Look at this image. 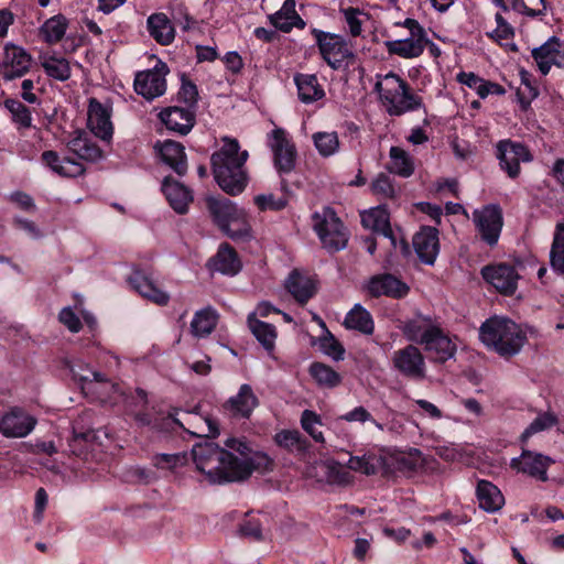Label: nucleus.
<instances>
[{"instance_id": "c9c22d12", "label": "nucleus", "mask_w": 564, "mask_h": 564, "mask_svg": "<svg viewBox=\"0 0 564 564\" xmlns=\"http://www.w3.org/2000/svg\"><path fill=\"white\" fill-rule=\"evenodd\" d=\"M426 41L422 39L408 37L386 42L390 55H398L402 58H414L423 54Z\"/></svg>"}, {"instance_id": "8fccbe9b", "label": "nucleus", "mask_w": 564, "mask_h": 564, "mask_svg": "<svg viewBox=\"0 0 564 564\" xmlns=\"http://www.w3.org/2000/svg\"><path fill=\"white\" fill-rule=\"evenodd\" d=\"M313 142L317 152L323 158L334 155L339 149V139L337 132H315Z\"/></svg>"}, {"instance_id": "2eb2a0df", "label": "nucleus", "mask_w": 564, "mask_h": 564, "mask_svg": "<svg viewBox=\"0 0 564 564\" xmlns=\"http://www.w3.org/2000/svg\"><path fill=\"white\" fill-rule=\"evenodd\" d=\"M497 158L499 165L510 178H517L520 174V162L532 160L528 148L519 142L501 140L497 144Z\"/></svg>"}, {"instance_id": "69168bd1", "label": "nucleus", "mask_w": 564, "mask_h": 564, "mask_svg": "<svg viewBox=\"0 0 564 564\" xmlns=\"http://www.w3.org/2000/svg\"><path fill=\"white\" fill-rule=\"evenodd\" d=\"M339 419L349 423L357 422L365 424L369 422V420H372V414L365 406L359 405L343 414Z\"/></svg>"}, {"instance_id": "ea45409f", "label": "nucleus", "mask_w": 564, "mask_h": 564, "mask_svg": "<svg viewBox=\"0 0 564 564\" xmlns=\"http://www.w3.org/2000/svg\"><path fill=\"white\" fill-rule=\"evenodd\" d=\"M217 318L218 315L212 307L196 312L191 323L192 334L196 337L209 335L217 325Z\"/></svg>"}, {"instance_id": "ddd939ff", "label": "nucleus", "mask_w": 564, "mask_h": 564, "mask_svg": "<svg viewBox=\"0 0 564 564\" xmlns=\"http://www.w3.org/2000/svg\"><path fill=\"white\" fill-rule=\"evenodd\" d=\"M269 145L273 152L274 167L279 174H289L295 167L296 149L282 128H275L270 133Z\"/></svg>"}, {"instance_id": "423d86ee", "label": "nucleus", "mask_w": 564, "mask_h": 564, "mask_svg": "<svg viewBox=\"0 0 564 564\" xmlns=\"http://www.w3.org/2000/svg\"><path fill=\"white\" fill-rule=\"evenodd\" d=\"M313 229L323 247L330 253L346 248L348 232L334 208L326 206L312 215Z\"/></svg>"}, {"instance_id": "052dcab7", "label": "nucleus", "mask_w": 564, "mask_h": 564, "mask_svg": "<svg viewBox=\"0 0 564 564\" xmlns=\"http://www.w3.org/2000/svg\"><path fill=\"white\" fill-rule=\"evenodd\" d=\"M495 20L497 29L488 34V36L495 41L510 40L514 37V29L507 22V20L500 14L496 13Z\"/></svg>"}, {"instance_id": "dca6fc26", "label": "nucleus", "mask_w": 564, "mask_h": 564, "mask_svg": "<svg viewBox=\"0 0 564 564\" xmlns=\"http://www.w3.org/2000/svg\"><path fill=\"white\" fill-rule=\"evenodd\" d=\"M31 62V55L23 47L13 43H7L0 57L3 78L9 82L23 77L29 73Z\"/></svg>"}, {"instance_id": "bb28decb", "label": "nucleus", "mask_w": 564, "mask_h": 564, "mask_svg": "<svg viewBox=\"0 0 564 564\" xmlns=\"http://www.w3.org/2000/svg\"><path fill=\"white\" fill-rule=\"evenodd\" d=\"M162 192L170 206L180 215L188 212V205L193 202L192 191L172 176L164 177Z\"/></svg>"}, {"instance_id": "bf43d9fd", "label": "nucleus", "mask_w": 564, "mask_h": 564, "mask_svg": "<svg viewBox=\"0 0 564 564\" xmlns=\"http://www.w3.org/2000/svg\"><path fill=\"white\" fill-rule=\"evenodd\" d=\"M186 462V455L183 453L175 454H158L153 457L154 466L158 468H175Z\"/></svg>"}, {"instance_id": "9b49d317", "label": "nucleus", "mask_w": 564, "mask_h": 564, "mask_svg": "<svg viewBox=\"0 0 564 564\" xmlns=\"http://www.w3.org/2000/svg\"><path fill=\"white\" fill-rule=\"evenodd\" d=\"M67 366L75 377L82 381H94L95 387L93 388L96 393L99 394V399L102 403L118 404L123 402L127 406L134 400V395H129L124 387L119 382L109 381L101 372L88 370L86 373H82L75 370L73 366L67 361Z\"/></svg>"}, {"instance_id": "5fc2aeb1", "label": "nucleus", "mask_w": 564, "mask_h": 564, "mask_svg": "<svg viewBox=\"0 0 564 564\" xmlns=\"http://www.w3.org/2000/svg\"><path fill=\"white\" fill-rule=\"evenodd\" d=\"M322 425L321 416L312 410H304L301 415L302 429L316 442L324 444L325 438L317 426Z\"/></svg>"}, {"instance_id": "4c0bfd02", "label": "nucleus", "mask_w": 564, "mask_h": 564, "mask_svg": "<svg viewBox=\"0 0 564 564\" xmlns=\"http://www.w3.org/2000/svg\"><path fill=\"white\" fill-rule=\"evenodd\" d=\"M67 147L79 159L85 161L95 162L104 155L102 150L98 144L87 138L83 132H79L77 137L73 138L68 142Z\"/></svg>"}, {"instance_id": "864d4df0", "label": "nucleus", "mask_w": 564, "mask_h": 564, "mask_svg": "<svg viewBox=\"0 0 564 564\" xmlns=\"http://www.w3.org/2000/svg\"><path fill=\"white\" fill-rule=\"evenodd\" d=\"M456 82L467 86L468 88L476 91L479 98L485 99L489 96V91L487 89L488 80L480 77L474 72H459L456 75Z\"/></svg>"}, {"instance_id": "338daca9", "label": "nucleus", "mask_w": 564, "mask_h": 564, "mask_svg": "<svg viewBox=\"0 0 564 564\" xmlns=\"http://www.w3.org/2000/svg\"><path fill=\"white\" fill-rule=\"evenodd\" d=\"M221 61L224 62L226 69L234 75L240 74L245 66L242 57L236 51L227 52Z\"/></svg>"}, {"instance_id": "680f3d73", "label": "nucleus", "mask_w": 564, "mask_h": 564, "mask_svg": "<svg viewBox=\"0 0 564 564\" xmlns=\"http://www.w3.org/2000/svg\"><path fill=\"white\" fill-rule=\"evenodd\" d=\"M345 21L349 26V32L354 37H357L361 34L362 31V22L358 19V15L361 11L358 8L348 7L343 9Z\"/></svg>"}, {"instance_id": "7c9ffc66", "label": "nucleus", "mask_w": 564, "mask_h": 564, "mask_svg": "<svg viewBox=\"0 0 564 564\" xmlns=\"http://www.w3.org/2000/svg\"><path fill=\"white\" fill-rule=\"evenodd\" d=\"M560 48H562V41L560 37L553 35L542 45L531 51V56L543 76L550 73L553 66L554 55H558Z\"/></svg>"}, {"instance_id": "37998d69", "label": "nucleus", "mask_w": 564, "mask_h": 564, "mask_svg": "<svg viewBox=\"0 0 564 564\" xmlns=\"http://www.w3.org/2000/svg\"><path fill=\"white\" fill-rule=\"evenodd\" d=\"M390 165L389 171L401 177H410L414 172V163L410 155L399 147H391L390 149Z\"/></svg>"}, {"instance_id": "72a5a7b5", "label": "nucleus", "mask_w": 564, "mask_h": 564, "mask_svg": "<svg viewBox=\"0 0 564 564\" xmlns=\"http://www.w3.org/2000/svg\"><path fill=\"white\" fill-rule=\"evenodd\" d=\"M150 35L161 45H169L174 41L175 30L164 13H154L148 19Z\"/></svg>"}, {"instance_id": "f03ea898", "label": "nucleus", "mask_w": 564, "mask_h": 564, "mask_svg": "<svg viewBox=\"0 0 564 564\" xmlns=\"http://www.w3.org/2000/svg\"><path fill=\"white\" fill-rule=\"evenodd\" d=\"M223 147L210 156L214 178L218 186L228 195L236 196L248 185L246 162L247 150L241 151L237 139L224 138Z\"/></svg>"}, {"instance_id": "603ef678", "label": "nucleus", "mask_w": 564, "mask_h": 564, "mask_svg": "<svg viewBox=\"0 0 564 564\" xmlns=\"http://www.w3.org/2000/svg\"><path fill=\"white\" fill-rule=\"evenodd\" d=\"M381 458L369 454L362 456H350L347 467L355 471H360L366 475H375L380 466Z\"/></svg>"}, {"instance_id": "49530a36", "label": "nucleus", "mask_w": 564, "mask_h": 564, "mask_svg": "<svg viewBox=\"0 0 564 564\" xmlns=\"http://www.w3.org/2000/svg\"><path fill=\"white\" fill-rule=\"evenodd\" d=\"M6 109L12 116V122L18 126V130H24L32 127L31 110L20 100L14 98H7L3 101Z\"/></svg>"}, {"instance_id": "b1692460", "label": "nucleus", "mask_w": 564, "mask_h": 564, "mask_svg": "<svg viewBox=\"0 0 564 564\" xmlns=\"http://www.w3.org/2000/svg\"><path fill=\"white\" fill-rule=\"evenodd\" d=\"M259 405V400L250 384H241L236 395L230 397L223 405L234 419H249Z\"/></svg>"}, {"instance_id": "412c9836", "label": "nucleus", "mask_w": 564, "mask_h": 564, "mask_svg": "<svg viewBox=\"0 0 564 564\" xmlns=\"http://www.w3.org/2000/svg\"><path fill=\"white\" fill-rule=\"evenodd\" d=\"M554 460L540 453L524 449L520 457L511 459V467L519 473L527 474L538 480L546 481L547 468Z\"/></svg>"}, {"instance_id": "58836bf2", "label": "nucleus", "mask_w": 564, "mask_h": 564, "mask_svg": "<svg viewBox=\"0 0 564 564\" xmlns=\"http://www.w3.org/2000/svg\"><path fill=\"white\" fill-rule=\"evenodd\" d=\"M41 66L48 77L59 82H66L72 76V69L68 61L54 54L43 56Z\"/></svg>"}, {"instance_id": "6e6552de", "label": "nucleus", "mask_w": 564, "mask_h": 564, "mask_svg": "<svg viewBox=\"0 0 564 564\" xmlns=\"http://www.w3.org/2000/svg\"><path fill=\"white\" fill-rule=\"evenodd\" d=\"M311 34L315 39L321 57L332 69H340L347 59L355 57L344 36L316 28H312Z\"/></svg>"}, {"instance_id": "393cba45", "label": "nucleus", "mask_w": 564, "mask_h": 564, "mask_svg": "<svg viewBox=\"0 0 564 564\" xmlns=\"http://www.w3.org/2000/svg\"><path fill=\"white\" fill-rule=\"evenodd\" d=\"M154 150L161 161L169 165L177 175L183 176L187 171L185 148L174 140L156 141Z\"/></svg>"}, {"instance_id": "e433bc0d", "label": "nucleus", "mask_w": 564, "mask_h": 564, "mask_svg": "<svg viewBox=\"0 0 564 564\" xmlns=\"http://www.w3.org/2000/svg\"><path fill=\"white\" fill-rule=\"evenodd\" d=\"M344 326L348 329L358 330L365 335L373 333L375 323L371 314L361 305L355 306L346 314Z\"/></svg>"}, {"instance_id": "4be33fe9", "label": "nucleus", "mask_w": 564, "mask_h": 564, "mask_svg": "<svg viewBox=\"0 0 564 564\" xmlns=\"http://www.w3.org/2000/svg\"><path fill=\"white\" fill-rule=\"evenodd\" d=\"M37 421L21 408H12L0 419V432L7 437H25Z\"/></svg>"}, {"instance_id": "13d9d810", "label": "nucleus", "mask_w": 564, "mask_h": 564, "mask_svg": "<svg viewBox=\"0 0 564 564\" xmlns=\"http://www.w3.org/2000/svg\"><path fill=\"white\" fill-rule=\"evenodd\" d=\"M295 0H285L275 13L269 15L270 23L276 29L278 24H283L284 21H290L296 13Z\"/></svg>"}, {"instance_id": "aec40b11", "label": "nucleus", "mask_w": 564, "mask_h": 564, "mask_svg": "<svg viewBox=\"0 0 564 564\" xmlns=\"http://www.w3.org/2000/svg\"><path fill=\"white\" fill-rule=\"evenodd\" d=\"M158 118L167 130L180 135H187L196 124L195 110L180 106L161 109Z\"/></svg>"}, {"instance_id": "774afa93", "label": "nucleus", "mask_w": 564, "mask_h": 564, "mask_svg": "<svg viewBox=\"0 0 564 564\" xmlns=\"http://www.w3.org/2000/svg\"><path fill=\"white\" fill-rule=\"evenodd\" d=\"M240 533L243 536L250 538L256 541L262 540L261 524L256 519L246 520L239 528Z\"/></svg>"}, {"instance_id": "473e14b6", "label": "nucleus", "mask_w": 564, "mask_h": 564, "mask_svg": "<svg viewBox=\"0 0 564 564\" xmlns=\"http://www.w3.org/2000/svg\"><path fill=\"white\" fill-rule=\"evenodd\" d=\"M294 84L297 88L299 99L303 104H312L325 97V91L319 85L315 74L297 73L294 75Z\"/></svg>"}, {"instance_id": "a878e982", "label": "nucleus", "mask_w": 564, "mask_h": 564, "mask_svg": "<svg viewBox=\"0 0 564 564\" xmlns=\"http://www.w3.org/2000/svg\"><path fill=\"white\" fill-rule=\"evenodd\" d=\"M361 225L372 230L376 234H380L386 238H389L391 245L397 248L398 240L392 230L390 223V212L387 205H379L377 207L370 208L367 212L361 213Z\"/></svg>"}, {"instance_id": "f257e3e1", "label": "nucleus", "mask_w": 564, "mask_h": 564, "mask_svg": "<svg viewBox=\"0 0 564 564\" xmlns=\"http://www.w3.org/2000/svg\"><path fill=\"white\" fill-rule=\"evenodd\" d=\"M197 470L210 484H226L247 479L253 471L272 470L273 460L263 452L253 451L246 438L229 437L225 448L206 441L192 449Z\"/></svg>"}, {"instance_id": "c756f323", "label": "nucleus", "mask_w": 564, "mask_h": 564, "mask_svg": "<svg viewBox=\"0 0 564 564\" xmlns=\"http://www.w3.org/2000/svg\"><path fill=\"white\" fill-rule=\"evenodd\" d=\"M42 162L48 166L53 172L64 177H76L85 172L83 164L75 160L65 156L59 158L58 153L53 150H46L41 154Z\"/></svg>"}, {"instance_id": "2f4dec72", "label": "nucleus", "mask_w": 564, "mask_h": 564, "mask_svg": "<svg viewBox=\"0 0 564 564\" xmlns=\"http://www.w3.org/2000/svg\"><path fill=\"white\" fill-rule=\"evenodd\" d=\"M479 507L489 513L499 511L505 505V497L500 489L488 480H479L476 487Z\"/></svg>"}, {"instance_id": "9d476101", "label": "nucleus", "mask_w": 564, "mask_h": 564, "mask_svg": "<svg viewBox=\"0 0 564 564\" xmlns=\"http://www.w3.org/2000/svg\"><path fill=\"white\" fill-rule=\"evenodd\" d=\"M473 223L480 239L489 247H495L503 228V213L498 204H487L473 212Z\"/></svg>"}, {"instance_id": "1a4fd4ad", "label": "nucleus", "mask_w": 564, "mask_h": 564, "mask_svg": "<svg viewBox=\"0 0 564 564\" xmlns=\"http://www.w3.org/2000/svg\"><path fill=\"white\" fill-rule=\"evenodd\" d=\"M404 332L411 340L425 345L429 351L456 352L457 348L455 343H453L449 336L438 326L410 321L405 324Z\"/></svg>"}, {"instance_id": "7ed1b4c3", "label": "nucleus", "mask_w": 564, "mask_h": 564, "mask_svg": "<svg viewBox=\"0 0 564 564\" xmlns=\"http://www.w3.org/2000/svg\"><path fill=\"white\" fill-rule=\"evenodd\" d=\"M375 91L379 94L380 101L391 117H400L419 109H423L427 113L423 98L415 94L410 84L394 72L386 74L382 82L378 80Z\"/></svg>"}, {"instance_id": "f3484780", "label": "nucleus", "mask_w": 564, "mask_h": 564, "mask_svg": "<svg viewBox=\"0 0 564 564\" xmlns=\"http://www.w3.org/2000/svg\"><path fill=\"white\" fill-rule=\"evenodd\" d=\"M366 290L373 299L388 296L401 300L410 292L409 285L391 273H381L371 276L366 285Z\"/></svg>"}, {"instance_id": "0e129e2a", "label": "nucleus", "mask_w": 564, "mask_h": 564, "mask_svg": "<svg viewBox=\"0 0 564 564\" xmlns=\"http://www.w3.org/2000/svg\"><path fill=\"white\" fill-rule=\"evenodd\" d=\"M58 319L73 333H77L82 328V322L79 317L70 307H64L59 312Z\"/></svg>"}, {"instance_id": "6e6d98bb", "label": "nucleus", "mask_w": 564, "mask_h": 564, "mask_svg": "<svg viewBox=\"0 0 564 564\" xmlns=\"http://www.w3.org/2000/svg\"><path fill=\"white\" fill-rule=\"evenodd\" d=\"M557 423V417L553 413L544 412L539 414L521 435L523 442L533 434L551 429Z\"/></svg>"}, {"instance_id": "de8ad7c7", "label": "nucleus", "mask_w": 564, "mask_h": 564, "mask_svg": "<svg viewBox=\"0 0 564 564\" xmlns=\"http://www.w3.org/2000/svg\"><path fill=\"white\" fill-rule=\"evenodd\" d=\"M198 98L197 85L185 73H182L181 87L177 91V101L184 104L186 106L185 108L194 109L196 112Z\"/></svg>"}, {"instance_id": "c03bdc74", "label": "nucleus", "mask_w": 564, "mask_h": 564, "mask_svg": "<svg viewBox=\"0 0 564 564\" xmlns=\"http://www.w3.org/2000/svg\"><path fill=\"white\" fill-rule=\"evenodd\" d=\"M275 443L291 452L305 453L308 441L297 430H283L275 434Z\"/></svg>"}, {"instance_id": "c85d7f7f", "label": "nucleus", "mask_w": 564, "mask_h": 564, "mask_svg": "<svg viewBox=\"0 0 564 564\" xmlns=\"http://www.w3.org/2000/svg\"><path fill=\"white\" fill-rule=\"evenodd\" d=\"M285 289L301 305L306 304L316 293L313 280L303 275L297 269L292 270L289 274Z\"/></svg>"}, {"instance_id": "a19ab883", "label": "nucleus", "mask_w": 564, "mask_h": 564, "mask_svg": "<svg viewBox=\"0 0 564 564\" xmlns=\"http://www.w3.org/2000/svg\"><path fill=\"white\" fill-rule=\"evenodd\" d=\"M248 325L251 333L265 350L270 351L274 348L276 330L272 324L259 321L250 315L248 317Z\"/></svg>"}, {"instance_id": "3c124183", "label": "nucleus", "mask_w": 564, "mask_h": 564, "mask_svg": "<svg viewBox=\"0 0 564 564\" xmlns=\"http://www.w3.org/2000/svg\"><path fill=\"white\" fill-rule=\"evenodd\" d=\"M521 84L528 89V96L521 93V88L517 89L516 96L522 111H528L531 107V102L538 98L539 88L532 82V75L522 68L519 72Z\"/></svg>"}, {"instance_id": "e2e57ef3", "label": "nucleus", "mask_w": 564, "mask_h": 564, "mask_svg": "<svg viewBox=\"0 0 564 564\" xmlns=\"http://www.w3.org/2000/svg\"><path fill=\"white\" fill-rule=\"evenodd\" d=\"M371 189L377 195L383 197H392L394 195V187L391 178L386 173H380L371 184Z\"/></svg>"}, {"instance_id": "79ce46f5", "label": "nucleus", "mask_w": 564, "mask_h": 564, "mask_svg": "<svg viewBox=\"0 0 564 564\" xmlns=\"http://www.w3.org/2000/svg\"><path fill=\"white\" fill-rule=\"evenodd\" d=\"M68 21L63 14L54 15L47 19L40 31L47 44L58 43L65 35Z\"/></svg>"}, {"instance_id": "09e8293b", "label": "nucleus", "mask_w": 564, "mask_h": 564, "mask_svg": "<svg viewBox=\"0 0 564 564\" xmlns=\"http://www.w3.org/2000/svg\"><path fill=\"white\" fill-rule=\"evenodd\" d=\"M310 373L319 386L326 388H335L341 381L340 376L333 368L322 362L312 364Z\"/></svg>"}, {"instance_id": "a18cd8bd", "label": "nucleus", "mask_w": 564, "mask_h": 564, "mask_svg": "<svg viewBox=\"0 0 564 564\" xmlns=\"http://www.w3.org/2000/svg\"><path fill=\"white\" fill-rule=\"evenodd\" d=\"M550 264L553 271L564 275V224H557L550 250Z\"/></svg>"}, {"instance_id": "39448f33", "label": "nucleus", "mask_w": 564, "mask_h": 564, "mask_svg": "<svg viewBox=\"0 0 564 564\" xmlns=\"http://www.w3.org/2000/svg\"><path fill=\"white\" fill-rule=\"evenodd\" d=\"M479 338L496 352H519L527 341V334L513 321L492 316L481 324Z\"/></svg>"}, {"instance_id": "f8f14e48", "label": "nucleus", "mask_w": 564, "mask_h": 564, "mask_svg": "<svg viewBox=\"0 0 564 564\" xmlns=\"http://www.w3.org/2000/svg\"><path fill=\"white\" fill-rule=\"evenodd\" d=\"M169 72L166 63L161 59L152 69L138 72L133 82L134 91L147 100H153L164 95L166 91L165 76Z\"/></svg>"}, {"instance_id": "5701e85b", "label": "nucleus", "mask_w": 564, "mask_h": 564, "mask_svg": "<svg viewBox=\"0 0 564 564\" xmlns=\"http://www.w3.org/2000/svg\"><path fill=\"white\" fill-rule=\"evenodd\" d=\"M110 117V108L104 106L94 97L89 99L87 126L97 138L107 142L112 139L113 134Z\"/></svg>"}, {"instance_id": "4d7b16f0", "label": "nucleus", "mask_w": 564, "mask_h": 564, "mask_svg": "<svg viewBox=\"0 0 564 564\" xmlns=\"http://www.w3.org/2000/svg\"><path fill=\"white\" fill-rule=\"evenodd\" d=\"M254 204L257 207L264 212V210H274L279 212L286 207L288 200L284 197H275L273 194L269 195H257L254 197Z\"/></svg>"}, {"instance_id": "cd10ccee", "label": "nucleus", "mask_w": 564, "mask_h": 564, "mask_svg": "<svg viewBox=\"0 0 564 564\" xmlns=\"http://www.w3.org/2000/svg\"><path fill=\"white\" fill-rule=\"evenodd\" d=\"M210 262L215 271L229 276L238 274L242 269L238 252L227 242L219 246L217 253L210 259Z\"/></svg>"}, {"instance_id": "f704fd0d", "label": "nucleus", "mask_w": 564, "mask_h": 564, "mask_svg": "<svg viewBox=\"0 0 564 564\" xmlns=\"http://www.w3.org/2000/svg\"><path fill=\"white\" fill-rule=\"evenodd\" d=\"M393 366L410 379L421 380L425 377L423 355H394Z\"/></svg>"}, {"instance_id": "a211bd4d", "label": "nucleus", "mask_w": 564, "mask_h": 564, "mask_svg": "<svg viewBox=\"0 0 564 564\" xmlns=\"http://www.w3.org/2000/svg\"><path fill=\"white\" fill-rule=\"evenodd\" d=\"M151 274V268L134 265L133 271L128 279L129 284L142 297L148 299L158 305H166L170 301V295L154 283Z\"/></svg>"}, {"instance_id": "20e7f679", "label": "nucleus", "mask_w": 564, "mask_h": 564, "mask_svg": "<svg viewBox=\"0 0 564 564\" xmlns=\"http://www.w3.org/2000/svg\"><path fill=\"white\" fill-rule=\"evenodd\" d=\"M206 208L213 223L234 241H245L251 236V227L243 209L224 196H208Z\"/></svg>"}, {"instance_id": "4468645a", "label": "nucleus", "mask_w": 564, "mask_h": 564, "mask_svg": "<svg viewBox=\"0 0 564 564\" xmlns=\"http://www.w3.org/2000/svg\"><path fill=\"white\" fill-rule=\"evenodd\" d=\"M480 274L488 284L506 296L516 292L520 278L516 268L506 262L487 264L480 270Z\"/></svg>"}, {"instance_id": "0eeeda50", "label": "nucleus", "mask_w": 564, "mask_h": 564, "mask_svg": "<svg viewBox=\"0 0 564 564\" xmlns=\"http://www.w3.org/2000/svg\"><path fill=\"white\" fill-rule=\"evenodd\" d=\"M134 398L128 404L127 412L133 416L139 427H148L153 432H172L175 427L183 426L174 413L165 414L156 411L154 408L151 410L145 409L148 397L144 390L137 389Z\"/></svg>"}, {"instance_id": "6ab92c4d", "label": "nucleus", "mask_w": 564, "mask_h": 564, "mask_svg": "<svg viewBox=\"0 0 564 564\" xmlns=\"http://www.w3.org/2000/svg\"><path fill=\"white\" fill-rule=\"evenodd\" d=\"M414 251L420 261L433 265L440 253V231L433 226H421L412 238Z\"/></svg>"}]
</instances>
